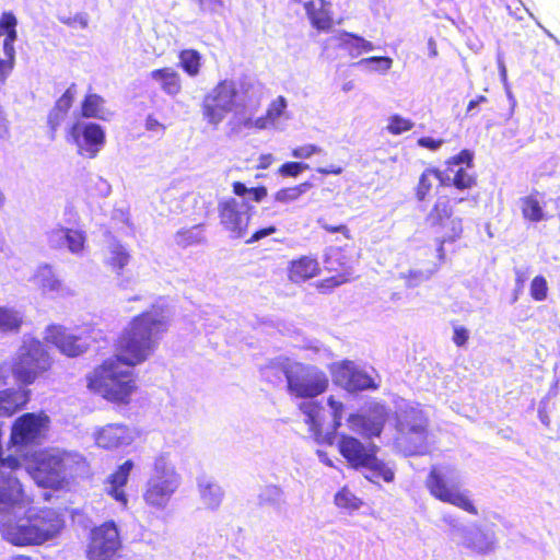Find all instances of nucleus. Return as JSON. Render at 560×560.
Returning a JSON list of instances; mask_svg holds the SVG:
<instances>
[{"label": "nucleus", "instance_id": "nucleus-20", "mask_svg": "<svg viewBox=\"0 0 560 560\" xmlns=\"http://www.w3.org/2000/svg\"><path fill=\"white\" fill-rule=\"evenodd\" d=\"M322 269L315 256L301 255L288 264V279L295 284L304 283L317 276Z\"/></svg>", "mask_w": 560, "mask_h": 560}, {"label": "nucleus", "instance_id": "nucleus-25", "mask_svg": "<svg viewBox=\"0 0 560 560\" xmlns=\"http://www.w3.org/2000/svg\"><path fill=\"white\" fill-rule=\"evenodd\" d=\"M74 86L75 84H71L63 94L56 101L52 109L49 112L47 116V124L50 130V139L54 140L56 138L57 130L68 114L69 109L73 105L74 101Z\"/></svg>", "mask_w": 560, "mask_h": 560}, {"label": "nucleus", "instance_id": "nucleus-29", "mask_svg": "<svg viewBox=\"0 0 560 560\" xmlns=\"http://www.w3.org/2000/svg\"><path fill=\"white\" fill-rule=\"evenodd\" d=\"M30 400V390L19 392L14 388L0 389V417H12Z\"/></svg>", "mask_w": 560, "mask_h": 560}, {"label": "nucleus", "instance_id": "nucleus-30", "mask_svg": "<svg viewBox=\"0 0 560 560\" xmlns=\"http://www.w3.org/2000/svg\"><path fill=\"white\" fill-rule=\"evenodd\" d=\"M463 546L476 555H486L494 549L493 534L476 528L465 534Z\"/></svg>", "mask_w": 560, "mask_h": 560}, {"label": "nucleus", "instance_id": "nucleus-53", "mask_svg": "<svg viewBox=\"0 0 560 560\" xmlns=\"http://www.w3.org/2000/svg\"><path fill=\"white\" fill-rule=\"evenodd\" d=\"M5 59H0V81L4 82L9 73L12 71L15 61V49L11 46V51L3 50Z\"/></svg>", "mask_w": 560, "mask_h": 560}, {"label": "nucleus", "instance_id": "nucleus-55", "mask_svg": "<svg viewBox=\"0 0 560 560\" xmlns=\"http://www.w3.org/2000/svg\"><path fill=\"white\" fill-rule=\"evenodd\" d=\"M369 63H377L380 70L387 71L392 68L393 60L389 57L373 56V57L361 59L357 65H369Z\"/></svg>", "mask_w": 560, "mask_h": 560}, {"label": "nucleus", "instance_id": "nucleus-32", "mask_svg": "<svg viewBox=\"0 0 560 560\" xmlns=\"http://www.w3.org/2000/svg\"><path fill=\"white\" fill-rule=\"evenodd\" d=\"M80 115L82 118H104V98L95 93H89L81 102Z\"/></svg>", "mask_w": 560, "mask_h": 560}, {"label": "nucleus", "instance_id": "nucleus-9", "mask_svg": "<svg viewBox=\"0 0 560 560\" xmlns=\"http://www.w3.org/2000/svg\"><path fill=\"white\" fill-rule=\"evenodd\" d=\"M21 467L18 457L0 455V511L9 512L21 509L30 503L20 480L13 476V471Z\"/></svg>", "mask_w": 560, "mask_h": 560}, {"label": "nucleus", "instance_id": "nucleus-21", "mask_svg": "<svg viewBox=\"0 0 560 560\" xmlns=\"http://www.w3.org/2000/svg\"><path fill=\"white\" fill-rule=\"evenodd\" d=\"M306 16L318 32H329L334 26L331 3L327 0H307L303 3Z\"/></svg>", "mask_w": 560, "mask_h": 560}, {"label": "nucleus", "instance_id": "nucleus-16", "mask_svg": "<svg viewBox=\"0 0 560 560\" xmlns=\"http://www.w3.org/2000/svg\"><path fill=\"white\" fill-rule=\"evenodd\" d=\"M48 424L49 417L44 411L23 413L13 422L10 440L14 445L21 446L35 443Z\"/></svg>", "mask_w": 560, "mask_h": 560}, {"label": "nucleus", "instance_id": "nucleus-19", "mask_svg": "<svg viewBox=\"0 0 560 560\" xmlns=\"http://www.w3.org/2000/svg\"><path fill=\"white\" fill-rule=\"evenodd\" d=\"M45 340L69 358L80 357L89 348L81 336L72 334L62 325H49L45 330Z\"/></svg>", "mask_w": 560, "mask_h": 560}, {"label": "nucleus", "instance_id": "nucleus-4", "mask_svg": "<svg viewBox=\"0 0 560 560\" xmlns=\"http://www.w3.org/2000/svg\"><path fill=\"white\" fill-rule=\"evenodd\" d=\"M88 467L86 459L78 453L44 452L35 458L31 476L39 487L61 490L70 480L85 474Z\"/></svg>", "mask_w": 560, "mask_h": 560}, {"label": "nucleus", "instance_id": "nucleus-13", "mask_svg": "<svg viewBox=\"0 0 560 560\" xmlns=\"http://www.w3.org/2000/svg\"><path fill=\"white\" fill-rule=\"evenodd\" d=\"M252 210L253 206L241 202L233 197L224 198L218 202L220 224L235 238L243 237L247 233Z\"/></svg>", "mask_w": 560, "mask_h": 560}, {"label": "nucleus", "instance_id": "nucleus-47", "mask_svg": "<svg viewBox=\"0 0 560 560\" xmlns=\"http://www.w3.org/2000/svg\"><path fill=\"white\" fill-rule=\"evenodd\" d=\"M318 226L329 234L340 233L347 240H351L352 235L350 233V229L346 223H337L332 224L329 222V219L326 215L319 217L317 219Z\"/></svg>", "mask_w": 560, "mask_h": 560}, {"label": "nucleus", "instance_id": "nucleus-11", "mask_svg": "<svg viewBox=\"0 0 560 560\" xmlns=\"http://www.w3.org/2000/svg\"><path fill=\"white\" fill-rule=\"evenodd\" d=\"M425 488L434 499L462 509L471 515L478 514V509L466 491H460L457 485L450 483L438 466L431 467L425 479Z\"/></svg>", "mask_w": 560, "mask_h": 560}, {"label": "nucleus", "instance_id": "nucleus-22", "mask_svg": "<svg viewBox=\"0 0 560 560\" xmlns=\"http://www.w3.org/2000/svg\"><path fill=\"white\" fill-rule=\"evenodd\" d=\"M132 468V460L127 459L121 465H119L105 481L106 493L124 508L128 505V497L124 488L128 482Z\"/></svg>", "mask_w": 560, "mask_h": 560}, {"label": "nucleus", "instance_id": "nucleus-59", "mask_svg": "<svg viewBox=\"0 0 560 560\" xmlns=\"http://www.w3.org/2000/svg\"><path fill=\"white\" fill-rule=\"evenodd\" d=\"M444 143L443 139H434L431 137H421L417 140V144L421 148L436 151Z\"/></svg>", "mask_w": 560, "mask_h": 560}, {"label": "nucleus", "instance_id": "nucleus-63", "mask_svg": "<svg viewBox=\"0 0 560 560\" xmlns=\"http://www.w3.org/2000/svg\"><path fill=\"white\" fill-rule=\"evenodd\" d=\"M316 172L320 175H340L343 172V167L339 165H330L327 167H317Z\"/></svg>", "mask_w": 560, "mask_h": 560}, {"label": "nucleus", "instance_id": "nucleus-60", "mask_svg": "<svg viewBox=\"0 0 560 560\" xmlns=\"http://www.w3.org/2000/svg\"><path fill=\"white\" fill-rule=\"evenodd\" d=\"M436 242V255L440 261H444L446 258L445 244L454 243L455 241H444V235H435Z\"/></svg>", "mask_w": 560, "mask_h": 560}, {"label": "nucleus", "instance_id": "nucleus-3", "mask_svg": "<svg viewBox=\"0 0 560 560\" xmlns=\"http://www.w3.org/2000/svg\"><path fill=\"white\" fill-rule=\"evenodd\" d=\"M393 445L405 457L422 456L431 445L430 418L420 405H406L395 412Z\"/></svg>", "mask_w": 560, "mask_h": 560}, {"label": "nucleus", "instance_id": "nucleus-57", "mask_svg": "<svg viewBox=\"0 0 560 560\" xmlns=\"http://www.w3.org/2000/svg\"><path fill=\"white\" fill-rule=\"evenodd\" d=\"M277 232V228L275 225H269L266 228H261L257 231H255L249 238L246 240V244H253L256 243L269 235H272Z\"/></svg>", "mask_w": 560, "mask_h": 560}, {"label": "nucleus", "instance_id": "nucleus-27", "mask_svg": "<svg viewBox=\"0 0 560 560\" xmlns=\"http://www.w3.org/2000/svg\"><path fill=\"white\" fill-rule=\"evenodd\" d=\"M160 89L170 96H176L182 92L183 81L180 74L172 67H163L150 72Z\"/></svg>", "mask_w": 560, "mask_h": 560}, {"label": "nucleus", "instance_id": "nucleus-8", "mask_svg": "<svg viewBox=\"0 0 560 560\" xmlns=\"http://www.w3.org/2000/svg\"><path fill=\"white\" fill-rule=\"evenodd\" d=\"M424 224L434 235H444V241H458L464 232L463 219L454 215V203L447 196L439 197L427 215Z\"/></svg>", "mask_w": 560, "mask_h": 560}, {"label": "nucleus", "instance_id": "nucleus-43", "mask_svg": "<svg viewBox=\"0 0 560 560\" xmlns=\"http://www.w3.org/2000/svg\"><path fill=\"white\" fill-rule=\"evenodd\" d=\"M335 504L340 509L354 511L362 505V501L357 498L347 487H343L336 493Z\"/></svg>", "mask_w": 560, "mask_h": 560}, {"label": "nucleus", "instance_id": "nucleus-54", "mask_svg": "<svg viewBox=\"0 0 560 560\" xmlns=\"http://www.w3.org/2000/svg\"><path fill=\"white\" fill-rule=\"evenodd\" d=\"M323 152V149L316 144L308 143V144H302L296 148H294L291 151V155L296 159H310L311 156L315 154H319Z\"/></svg>", "mask_w": 560, "mask_h": 560}, {"label": "nucleus", "instance_id": "nucleus-24", "mask_svg": "<svg viewBox=\"0 0 560 560\" xmlns=\"http://www.w3.org/2000/svg\"><path fill=\"white\" fill-rule=\"evenodd\" d=\"M132 438L127 425L107 424L96 435V444L105 450H115L130 444Z\"/></svg>", "mask_w": 560, "mask_h": 560}, {"label": "nucleus", "instance_id": "nucleus-6", "mask_svg": "<svg viewBox=\"0 0 560 560\" xmlns=\"http://www.w3.org/2000/svg\"><path fill=\"white\" fill-rule=\"evenodd\" d=\"M283 373L288 392L296 398L313 399L329 387L327 374L314 365L298 363L285 368Z\"/></svg>", "mask_w": 560, "mask_h": 560}, {"label": "nucleus", "instance_id": "nucleus-64", "mask_svg": "<svg viewBox=\"0 0 560 560\" xmlns=\"http://www.w3.org/2000/svg\"><path fill=\"white\" fill-rule=\"evenodd\" d=\"M232 191L238 197H244L245 195L249 194V188H247L242 182H234L232 184Z\"/></svg>", "mask_w": 560, "mask_h": 560}, {"label": "nucleus", "instance_id": "nucleus-46", "mask_svg": "<svg viewBox=\"0 0 560 560\" xmlns=\"http://www.w3.org/2000/svg\"><path fill=\"white\" fill-rule=\"evenodd\" d=\"M68 248L72 253H79L84 247L85 236L82 232L72 229H62Z\"/></svg>", "mask_w": 560, "mask_h": 560}, {"label": "nucleus", "instance_id": "nucleus-61", "mask_svg": "<svg viewBox=\"0 0 560 560\" xmlns=\"http://www.w3.org/2000/svg\"><path fill=\"white\" fill-rule=\"evenodd\" d=\"M145 129L149 131H165V126L161 124L156 117L149 115L145 119Z\"/></svg>", "mask_w": 560, "mask_h": 560}, {"label": "nucleus", "instance_id": "nucleus-12", "mask_svg": "<svg viewBox=\"0 0 560 560\" xmlns=\"http://www.w3.org/2000/svg\"><path fill=\"white\" fill-rule=\"evenodd\" d=\"M121 548L119 530L114 521H106L91 529L86 547L89 560H114Z\"/></svg>", "mask_w": 560, "mask_h": 560}, {"label": "nucleus", "instance_id": "nucleus-26", "mask_svg": "<svg viewBox=\"0 0 560 560\" xmlns=\"http://www.w3.org/2000/svg\"><path fill=\"white\" fill-rule=\"evenodd\" d=\"M299 409L305 416V423L315 440L318 442L323 441V424L325 421V408L323 405L318 401L308 400L301 402Z\"/></svg>", "mask_w": 560, "mask_h": 560}, {"label": "nucleus", "instance_id": "nucleus-58", "mask_svg": "<svg viewBox=\"0 0 560 560\" xmlns=\"http://www.w3.org/2000/svg\"><path fill=\"white\" fill-rule=\"evenodd\" d=\"M469 339V331L463 326L453 327V342L457 347H463Z\"/></svg>", "mask_w": 560, "mask_h": 560}, {"label": "nucleus", "instance_id": "nucleus-36", "mask_svg": "<svg viewBox=\"0 0 560 560\" xmlns=\"http://www.w3.org/2000/svg\"><path fill=\"white\" fill-rule=\"evenodd\" d=\"M34 281L43 293L57 292L62 288L60 280L47 266H44L37 270L34 276Z\"/></svg>", "mask_w": 560, "mask_h": 560}, {"label": "nucleus", "instance_id": "nucleus-18", "mask_svg": "<svg viewBox=\"0 0 560 560\" xmlns=\"http://www.w3.org/2000/svg\"><path fill=\"white\" fill-rule=\"evenodd\" d=\"M338 451L348 465L353 469H361L374 459V453L378 452L374 443H363L349 434H341L338 441Z\"/></svg>", "mask_w": 560, "mask_h": 560}, {"label": "nucleus", "instance_id": "nucleus-52", "mask_svg": "<svg viewBox=\"0 0 560 560\" xmlns=\"http://www.w3.org/2000/svg\"><path fill=\"white\" fill-rule=\"evenodd\" d=\"M327 404L331 409L332 429L336 431L341 425L345 407L343 404L340 400H337L334 396H329L327 398Z\"/></svg>", "mask_w": 560, "mask_h": 560}, {"label": "nucleus", "instance_id": "nucleus-34", "mask_svg": "<svg viewBox=\"0 0 560 560\" xmlns=\"http://www.w3.org/2000/svg\"><path fill=\"white\" fill-rule=\"evenodd\" d=\"M179 67L189 77H197L201 69V55L198 50L188 48L178 54Z\"/></svg>", "mask_w": 560, "mask_h": 560}, {"label": "nucleus", "instance_id": "nucleus-7", "mask_svg": "<svg viewBox=\"0 0 560 560\" xmlns=\"http://www.w3.org/2000/svg\"><path fill=\"white\" fill-rule=\"evenodd\" d=\"M238 90L235 81L220 80L202 100L201 112L208 124L217 127L236 106Z\"/></svg>", "mask_w": 560, "mask_h": 560}, {"label": "nucleus", "instance_id": "nucleus-62", "mask_svg": "<svg viewBox=\"0 0 560 560\" xmlns=\"http://www.w3.org/2000/svg\"><path fill=\"white\" fill-rule=\"evenodd\" d=\"M249 195L255 202H260L267 197L268 190L264 185H259L257 187L249 188Z\"/></svg>", "mask_w": 560, "mask_h": 560}, {"label": "nucleus", "instance_id": "nucleus-15", "mask_svg": "<svg viewBox=\"0 0 560 560\" xmlns=\"http://www.w3.org/2000/svg\"><path fill=\"white\" fill-rule=\"evenodd\" d=\"M334 382L349 393L376 389L378 387L374 378L365 371L355 366L353 361L342 360L330 366Z\"/></svg>", "mask_w": 560, "mask_h": 560}, {"label": "nucleus", "instance_id": "nucleus-2", "mask_svg": "<svg viewBox=\"0 0 560 560\" xmlns=\"http://www.w3.org/2000/svg\"><path fill=\"white\" fill-rule=\"evenodd\" d=\"M65 525L63 515L58 510L44 506L4 520L0 523V534L16 547L42 546L59 536Z\"/></svg>", "mask_w": 560, "mask_h": 560}, {"label": "nucleus", "instance_id": "nucleus-33", "mask_svg": "<svg viewBox=\"0 0 560 560\" xmlns=\"http://www.w3.org/2000/svg\"><path fill=\"white\" fill-rule=\"evenodd\" d=\"M521 211L523 218L530 222H539L544 219V210L537 191L521 198Z\"/></svg>", "mask_w": 560, "mask_h": 560}, {"label": "nucleus", "instance_id": "nucleus-39", "mask_svg": "<svg viewBox=\"0 0 560 560\" xmlns=\"http://www.w3.org/2000/svg\"><path fill=\"white\" fill-rule=\"evenodd\" d=\"M372 471V476L382 479L384 482H392L395 479V472L385 462L377 458V453H374V459L370 464L364 465Z\"/></svg>", "mask_w": 560, "mask_h": 560}, {"label": "nucleus", "instance_id": "nucleus-23", "mask_svg": "<svg viewBox=\"0 0 560 560\" xmlns=\"http://www.w3.org/2000/svg\"><path fill=\"white\" fill-rule=\"evenodd\" d=\"M352 246H332L329 247L325 255V269L331 273H347L348 277L352 276V264L354 257L352 255Z\"/></svg>", "mask_w": 560, "mask_h": 560}, {"label": "nucleus", "instance_id": "nucleus-42", "mask_svg": "<svg viewBox=\"0 0 560 560\" xmlns=\"http://www.w3.org/2000/svg\"><path fill=\"white\" fill-rule=\"evenodd\" d=\"M200 497L209 508H217L222 499V491L219 486L206 482L199 486Z\"/></svg>", "mask_w": 560, "mask_h": 560}, {"label": "nucleus", "instance_id": "nucleus-37", "mask_svg": "<svg viewBox=\"0 0 560 560\" xmlns=\"http://www.w3.org/2000/svg\"><path fill=\"white\" fill-rule=\"evenodd\" d=\"M312 186V183L304 182L291 187H284L276 191L273 198L278 202L290 203L298 200L302 195H304L308 189H311Z\"/></svg>", "mask_w": 560, "mask_h": 560}, {"label": "nucleus", "instance_id": "nucleus-38", "mask_svg": "<svg viewBox=\"0 0 560 560\" xmlns=\"http://www.w3.org/2000/svg\"><path fill=\"white\" fill-rule=\"evenodd\" d=\"M353 277H348L347 273H334L330 277L324 278L315 282V289L322 294H329L336 288L350 282Z\"/></svg>", "mask_w": 560, "mask_h": 560}, {"label": "nucleus", "instance_id": "nucleus-49", "mask_svg": "<svg viewBox=\"0 0 560 560\" xmlns=\"http://www.w3.org/2000/svg\"><path fill=\"white\" fill-rule=\"evenodd\" d=\"M530 296L535 301H544L547 298L548 284L544 276H536L530 282Z\"/></svg>", "mask_w": 560, "mask_h": 560}, {"label": "nucleus", "instance_id": "nucleus-48", "mask_svg": "<svg viewBox=\"0 0 560 560\" xmlns=\"http://www.w3.org/2000/svg\"><path fill=\"white\" fill-rule=\"evenodd\" d=\"M129 258V254L121 246H116L112 250V256L108 260V265L117 273H121L122 269L128 265Z\"/></svg>", "mask_w": 560, "mask_h": 560}, {"label": "nucleus", "instance_id": "nucleus-31", "mask_svg": "<svg viewBox=\"0 0 560 560\" xmlns=\"http://www.w3.org/2000/svg\"><path fill=\"white\" fill-rule=\"evenodd\" d=\"M433 179H439L441 185H445L442 172L438 167L430 166L424 168L413 189L417 201L423 202L431 197Z\"/></svg>", "mask_w": 560, "mask_h": 560}, {"label": "nucleus", "instance_id": "nucleus-45", "mask_svg": "<svg viewBox=\"0 0 560 560\" xmlns=\"http://www.w3.org/2000/svg\"><path fill=\"white\" fill-rule=\"evenodd\" d=\"M22 325V318L19 314L5 307H0V328L3 330H19Z\"/></svg>", "mask_w": 560, "mask_h": 560}, {"label": "nucleus", "instance_id": "nucleus-44", "mask_svg": "<svg viewBox=\"0 0 560 560\" xmlns=\"http://www.w3.org/2000/svg\"><path fill=\"white\" fill-rule=\"evenodd\" d=\"M415 124L409 118H405L398 114H394L388 118L386 130L393 136H398L404 132L410 131Z\"/></svg>", "mask_w": 560, "mask_h": 560}, {"label": "nucleus", "instance_id": "nucleus-28", "mask_svg": "<svg viewBox=\"0 0 560 560\" xmlns=\"http://www.w3.org/2000/svg\"><path fill=\"white\" fill-rule=\"evenodd\" d=\"M338 48L346 51L350 57L357 58L374 49V45L362 36L342 31L336 36Z\"/></svg>", "mask_w": 560, "mask_h": 560}, {"label": "nucleus", "instance_id": "nucleus-35", "mask_svg": "<svg viewBox=\"0 0 560 560\" xmlns=\"http://www.w3.org/2000/svg\"><path fill=\"white\" fill-rule=\"evenodd\" d=\"M16 19L11 12H3L0 16V36L5 35L3 40V50L11 51L16 40Z\"/></svg>", "mask_w": 560, "mask_h": 560}, {"label": "nucleus", "instance_id": "nucleus-51", "mask_svg": "<svg viewBox=\"0 0 560 560\" xmlns=\"http://www.w3.org/2000/svg\"><path fill=\"white\" fill-rule=\"evenodd\" d=\"M474 162V154L468 149H463L457 154L448 158L445 162L446 166L451 168L453 165H466L465 167H471Z\"/></svg>", "mask_w": 560, "mask_h": 560}, {"label": "nucleus", "instance_id": "nucleus-40", "mask_svg": "<svg viewBox=\"0 0 560 560\" xmlns=\"http://www.w3.org/2000/svg\"><path fill=\"white\" fill-rule=\"evenodd\" d=\"M469 167L460 166L452 178V186L458 190H468L477 185V175L469 172Z\"/></svg>", "mask_w": 560, "mask_h": 560}, {"label": "nucleus", "instance_id": "nucleus-56", "mask_svg": "<svg viewBox=\"0 0 560 560\" xmlns=\"http://www.w3.org/2000/svg\"><path fill=\"white\" fill-rule=\"evenodd\" d=\"M433 271H429L427 275H424L422 271L419 270H409L406 273H401L400 278L405 280V282L408 285H417L424 279H428Z\"/></svg>", "mask_w": 560, "mask_h": 560}, {"label": "nucleus", "instance_id": "nucleus-1", "mask_svg": "<svg viewBox=\"0 0 560 560\" xmlns=\"http://www.w3.org/2000/svg\"><path fill=\"white\" fill-rule=\"evenodd\" d=\"M168 327L170 320L162 306L152 305L131 317L114 339V354L86 375V387L110 404L129 405L138 389L133 369L154 354Z\"/></svg>", "mask_w": 560, "mask_h": 560}, {"label": "nucleus", "instance_id": "nucleus-10", "mask_svg": "<svg viewBox=\"0 0 560 560\" xmlns=\"http://www.w3.org/2000/svg\"><path fill=\"white\" fill-rule=\"evenodd\" d=\"M66 140L77 148L80 156L94 159L105 145L106 133L96 122L77 120L67 129Z\"/></svg>", "mask_w": 560, "mask_h": 560}, {"label": "nucleus", "instance_id": "nucleus-17", "mask_svg": "<svg viewBox=\"0 0 560 560\" xmlns=\"http://www.w3.org/2000/svg\"><path fill=\"white\" fill-rule=\"evenodd\" d=\"M388 419V408L384 404L374 402L366 415L351 413L348 419L349 429L368 438H378Z\"/></svg>", "mask_w": 560, "mask_h": 560}, {"label": "nucleus", "instance_id": "nucleus-5", "mask_svg": "<svg viewBox=\"0 0 560 560\" xmlns=\"http://www.w3.org/2000/svg\"><path fill=\"white\" fill-rule=\"evenodd\" d=\"M54 360L46 345L35 338L23 341L11 362V374L22 385L28 386L45 377L52 369Z\"/></svg>", "mask_w": 560, "mask_h": 560}, {"label": "nucleus", "instance_id": "nucleus-14", "mask_svg": "<svg viewBox=\"0 0 560 560\" xmlns=\"http://www.w3.org/2000/svg\"><path fill=\"white\" fill-rule=\"evenodd\" d=\"M177 488L178 480L175 472L161 471L148 479L142 499L149 509L162 511L168 505Z\"/></svg>", "mask_w": 560, "mask_h": 560}, {"label": "nucleus", "instance_id": "nucleus-50", "mask_svg": "<svg viewBox=\"0 0 560 560\" xmlns=\"http://www.w3.org/2000/svg\"><path fill=\"white\" fill-rule=\"evenodd\" d=\"M308 164L291 161L283 163L279 167L278 173L283 177H296L303 171L308 170Z\"/></svg>", "mask_w": 560, "mask_h": 560}, {"label": "nucleus", "instance_id": "nucleus-41", "mask_svg": "<svg viewBox=\"0 0 560 560\" xmlns=\"http://www.w3.org/2000/svg\"><path fill=\"white\" fill-rule=\"evenodd\" d=\"M200 226L201 225H195L179 230L175 235L177 246L186 248L199 244L202 241V236L197 232Z\"/></svg>", "mask_w": 560, "mask_h": 560}]
</instances>
